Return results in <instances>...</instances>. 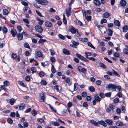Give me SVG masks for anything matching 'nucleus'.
<instances>
[{
  "label": "nucleus",
  "mask_w": 128,
  "mask_h": 128,
  "mask_svg": "<svg viewBox=\"0 0 128 128\" xmlns=\"http://www.w3.org/2000/svg\"><path fill=\"white\" fill-rule=\"evenodd\" d=\"M25 105L24 104H22L20 106L19 109L20 110H23L25 108Z\"/></svg>",
  "instance_id": "15"
},
{
  "label": "nucleus",
  "mask_w": 128,
  "mask_h": 128,
  "mask_svg": "<svg viewBox=\"0 0 128 128\" xmlns=\"http://www.w3.org/2000/svg\"><path fill=\"white\" fill-rule=\"evenodd\" d=\"M24 47L26 48H27L30 49V47L29 46V44L27 43H25L24 44Z\"/></svg>",
  "instance_id": "39"
},
{
  "label": "nucleus",
  "mask_w": 128,
  "mask_h": 128,
  "mask_svg": "<svg viewBox=\"0 0 128 128\" xmlns=\"http://www.w3.org/2000/svg\"><path fill=\"white\" fill-rule=\"evenodd\" d=\"M4 86H8L9 85L10 83L8 81H5L4 82Z\"/></svg>",
  "instance_id": "34"
},
{
  "label": "nucleus",
  "mask_w": 128,
  "mask_h": 128,
  "mask_svg": "<svg viewBox=\"0 0 128 128\" xmlns=\"http://www.w3.org/2000/svg\"><path fill=\"white\" fill-rule=\"evenodd\" d=\"M66 16L68 17L70 15V13L68 10H66Z\"/></svg>",
  "instance_id": "44"
},
{
  "label": "nucleus",
  "mask_w": 128,
  "mask_h": 128,
  "mask_svg": "<svg viewBox=\"0 0 128 128\" xmlns=\"http://www.w3.org/2000/svg\"><path fill=\"white\" fill-rule=\"evenodd\" d=\"M36 20H37L39 22H38V24L40 25H41L44 22V21L43 20H41L38 18H37Z\"/></svg>",
  "instance_id": "17"
},
{
  "label": "nucleus",
  "mask_w": 128,
  "mask_h": 128,
  "mask_svg": "<svg viewBox=\"0 0 128 128\" xmlns=\"http://www.w3.org/2000/svg\"><path fill=\"white\" fill-rule=\"evenodd\" d=\"M36 2L38 4L44 6L47 5L48 3L46 0H36Z\"/></svg>",
  "instance_id": "2"
},
{
  "label": "nucleus",
  "mask_w": 128,
  "mask_h": 128,
  "mask_svg": "<svg viewBox=\"0 0 128 128\" xmlns=\"http://www.w3.org/2000/svg\"><path fill=\"white\" fill-rule=\"evenodd\" d=\"M36 14L39 16L42 17H43L41 13L40 12H39L38 11V10H36Z\"/></svg>",
  "instance_id": "63"
},
{
  "label": "nucleus",
  "mask_w": 128,
  "mask_h": 128,
  "mask_svg": "<svg viewBox=\"0 0 128 128\" xmlns=\"http://www.w3.org/2000/svg\"><path fill=\"white\" fill-rule=\"evenodd\" d=\"M116 125L118 126H123L124 124L122 122H118L116 123Z\"/></svg>",
  "instance_id": "18"
},
{
  "label": "nucleus",
  "mask_w": 128,
  "mask_h": 128,
  "mask_svg": "<svg viewBox=\"0 0 128 128\" xmlns=\"http://www.w3.org/2000/svg\"><path fill=\"white\" fill-rule=\"evenodd\" d=\"M52 124L55 126H58L60 125L59 123L57 122H53Z\"/></svg>",
  "instance_id": "32"
},
{
  "label": "nucleus",
  "mask_w": 128,
  "mask_h": 128,
  "mask_svg": "<svg viewBox=\"0 0 128 128\" xmlns=\"http://www.w3.org/2000/svg\"><path fill=\"white\" fill-rule=\"evenodd\" d=\"M110 16V14L108 13L107 12H106L104 13V18H108Z\"/></svg>",
  "instance_id": "48"
},
{
  "label": "nucleus",
  "mask_w": 128,
  "mask_h": 128,
  "mask_svg": "<svg viewBox=\"0 0 128 128\" xmlns=\"http://www.w3.org/2000/svg\"><path fill=\"white\" fill-rule=\"evenodd\" d=\"M78 70L80 72H82L84 74L87 72V70L85 68H83L82 67L80 66L78 67Z\"/></svg>",
  "instance_id": "4"
},
{
  "label": "nucleus",
  "mask_w": 128,
  "mask_h": 128,
  "mask_svg": "<svg viewBox=\"0 0 128 128\" xmlns=\"http://www.w3.org/2000/svg\"><path fill=\"white\" fill-rule=\"evenodd\" d=\"M37 56L39 57L42 58L43 55L42 53L40 52H38L36 53Z\"/></svg>",
  "instance_id": "25"
},
{
  "label": "nucleus",
  "mask_w": 128,
  "mask_h": 128,
  "mask_svg": "<svg viewBox=\"0 0 128 128\" xmlns=\"http://www.w3.org/2000/svg\"><path fill=\"white\" fill-rule=\"evenodd\" d=\"M72 42L73 44V45H72L71 44L70 45V46L73 47L74 48H76V46H78L79 44V43L78 42H76L74 41H72Z\"/></svg>",
  "instance_id": "8"
},
{
  "label": "nucleus",
  "mask_w": 128,
  "mask_h": 128,
  "mask_svg": "<svg viewBox=\"0 0 128 128\" xmlns=\"http://www.w3.org/2000/svg\"><path fill=\"white\" fill-rule=\"evenodd\" d=\"M47 83L45 80H42L40 82V84L42 85H43L44 86L46 85Z\"/></svg>",
  "instance_id": "38"
},
{
  "label": "nucleus",
  "mask_w": 128,
  "mask_h": 128,
  "mask_svg": "<svg viewBox=\"0 0 128 128\" xmlns=\"http://www.w3.org/2000/svg\"><path fill=\"white\" fill-rule=\"evenodd\" d=\"M82 96L84 98H85L87 96V93L85 92H84L82 93Z\"/></svg>",
  "instance_id": "43"
},
{
  "label": "nucleus",
  "mask_w": 128,
  "mask_h": 128,
  "mask_svg": "<svg viewBox=\"0 0 128 128\" xmlns=\"http://www.w3.org/2000/svg\"><path fill=\"white\" fill-rule=\"evenodd\" d=\"M114 56L116 57H118L120 56V54L117 52H115L114 54Z\"/></svg>",
  "instance_id": "60"
},
{
  "label": "nucleus",
  "mask_w": 128,
  "mask_h": 128,
  "mask_svg": "<svg viewBox=\"0 0 128 128\" xmlns=\"http://www.w3.org/2000/svg\"><path fill=\"white\" fill-rule=\"evenodd\" d=\"M32 74H34L36 71V68L35 67L32 68L31 69Z\"/></svg>",
  "instance_id": "31"
},
{
  "label": "nucleus",
  "mask_w": 128,
  "mask_h": 128,
  "mask_svg": "<svg viewBox=\"0 0 128 128\" xmlns=\"http://www.w3.org/2000/svg\"><path fill=\"white\" fill-rule=\"evenodd\" d=\"M94 4L96 6H99L100 4V2L98 0H94L93 2Z\"/></svg>",
  "instance_id": "12"
},
{
  "label": "nucleus",
  "mask_w": 128,
  "mask_h": 128,
  "mask_svg": "<svg viewBox=\"0 0 128 128\" xmlns=\"http://www.w3.org/2000/svg\"><path fill=\"white\" fill-rule=\"evenodd\" d=\"M90 91L92 92H94L95 91V88L92 86H90L89 88Z\"/></svg>",
  "instance_id": "29"
},
{
  "label": "nucleus",
  "mask_w": 128,
  "mask_h": 128,
  "mask_svg": "<svg viewBox=\"0 0 128 128\" xmlns=\"http://www.w3.org/2000/svg\"><path fill=\"white\" fill-rule=\"evenodd\" d=\"M116 86L113 84H110L106 86V89L108 90L115 91L116 90Z\"/></svg>",
  "instance_id": "1"
},
{
  "label": "nucleus",
  "mask_w": 128,
  "mask_h": 128,
  "mask_svg": "<svg viewBox=\"0 0 128 128\" xmlns=\"http://www.w3.org/2000/svg\"><path fill=\"white\" fill-rule=\"evenodd\" d=\"M109 106L110 108L112 109V110H114L115 108V106L112 104H110L109 105Z\"/></svg>",
  "instance_id": "36"
},
{
  "label": "nucleus",
  "mask_w": 128,
  "mask_h": 128,
  "mask_svg": "<svg viewBox=\"0 0 128 128\" xmlns=\"http://www.w3.org/2000/svg\"><path fill=\"white\" fill-rule=\"evenodd\" d=\"M114 24L116 26H120V22L118 20H115L114 21Z\"/></svg>",
  "instance_id": "24"
},
{
  "label": "nucleus",
  "mask_w": 128,
  "mask_h": 128,
  "mask_svg": "<svg viewBox=\"0 0 128 128\" xmlns=\"http://www.w3.org/2000/svg\"><path fill=\"white\" fill-rule=\"evenodd\" d=\"M32 112H33L32 114V115L33 116H36V115L37 113V112L36 111V110H33Z\"/></svg>",
  "instance_id": "57"
},
{
  "label": "nucleus",
  "mask_w": 128,
  "mask_h": 128,
  "mask_svg": "<svg viewBox=\"0 0 128 128\" xmlns=\"http://www.w3.org/2000/svg\"><path fill=\"white\" fill-rule=\"evenodd\" d=\"M17 29L18 32H20L22 30V28L20 26H17Z\"/></svg>",
  "instance_id": "64"
},
{
  "label": "nucleus",
  "mask_w": 128,
  "mask_h": 128,
  "mask_svg": "<svg viewBox=\"0 0 128 128\" xmlns=\"http://www.w3.org/2000/svg\"><path fill=\"white\" fill-rule=\"evenodd\" d=\"M90 122L92 124H94L96 126H98L99 124L98 122H96V121L92 120H90Z\"/></svg>",
  "instance_id": "14"
},
{
  "label": "nucleus",
  "mask_w": 128,
  "mask_h": 128,
  "mask_svg": "<svg viewBox=\"0 0 128 128\" xmlns=\"http://www.w3.org/2000/svg\"><path fill=\"white\" fill-rule=\"evenodd\" d=\"M18 84H20L21 86H22L23 87H25V85L23 82L22 81H18Z\"/></svg>",
  "instance_id": "50"
},
{
  "label": "nucleus",
  "mask_w": 128,
  "mask_h": 128,
  "mask_svg": "<svg viewBox=\"0 0 128 128\" xmlns=\"http://www.w3.org/2000/svg\"><path fill=\"white\" fill-rule=\"evenodd\" d=\"M105 121L109 125H112L113 124V121L111 120L107 119Z\"/></svg>",
  "instance_id": "11"
},
{
  "label": "nucleus",
  "mask_w": 128,
  "mask_h": 128,
  "mask_svg": "<svg viewBox=\"0 0 128 128\" xmlns=\"http://www.w3.org/2000/svg\"><path fill=\"white\" fill-rule=\"evenodd\" d=\"M51 71L54 74L56 72V71L54 68V67L53 65H52Z\"/></svg>",
  "instance_id": "21"
},
{
  "label": "nucleus",
  "mask_w": 128,
  "mask_h": 128,
  "mask_svg": "<svg viewBox=\"0 0 128 128\" xmlns=\"http://www.w3.org/2000/svg\"><path fill=\"white\" fill-rule=\"evenodd\" d=\"M50 108L52 110L56 113V110L50 104L49 105Z\"/></svg>",
  "instance_id": "51"
},
{
  "label": "nucleus",
  "mask_w": 128,
  "mask_h": 128,
  "mask_svg": "<svg viewBox=\"0 0 128 128\" xmlns=\"http://www.w3.org/2000/svg\"><path fill=\"white\" fill-rule=\"evenodd\" d=\"M120 101V100L118 98H115L114 100V102L115 103H117Z\"/></svg>",
  "instance_id": "56"
},
{
  "label": "nucleus",
  "mask_w": 128,
  "mask_h": 128,
  "mask_svg": "<svg viewBox=\"0 0 128 128\" xmlns=\"http://www.w3.org/2000/svg\"><path fill=\"white\" fill-rule=\"evenodd\" d=\"M124 52L126 54L128 55V49L124 48L123 50Z\"/></svg>",
  "instance_id": "52"
},
{
  "label": "nucleus",
  "mask_w": 128,
  "mask_h": 128,
  "mask_svg": "<svg viewBox=\"0 0 128 128\" xmlns=\"http://www.w3.org/2000/svg\"><path fill=\"white\" fill-rule=\"evenodd\" d=\"M45 26L47 27L50 28L52 26V23L49 22H46Z\"/></svg>",
  "instance_id": "13"
},
{
  "label": "nucleus",
  "mask_w": 128,
  "mask_h": 128,
  "mask_svg": "<svg viewBox=\"0 0 128 128\" xmlns=\"http://www.w3.org/2000/svg\"><path fill=\"white\" fill-rule=\"evenodd\" d=\"M91 14V11L90 10H87L86 12H85V15H86L87 16L90 15Z\"/></svg>",
  "instance_id": "40"
},
{
  "label": "nucleus",
  "mask_w": 128,
  "mask_h": 128,
  "mask_svg": "<svg viewBox=\"0 0 128 128\" xmlns=\"http://www.w3.org/2000/svg\"><path fill=\"white\" fill-rule=\"evenodd\" d=\"M46 42V40H43L42 39H40L39 41L38 42L39 44H41Z\"/></svg>",
  "instance_id": "41"
},
{
  "label": "nucleus",
  "mask_w": 128,
  "mask_h": 128,
  "mask_svg": "<svg viewBox=\"0 0 128 128\" xmlns=\"http://www.w3.org/2000/svg\"><path fill=\"white\" fill-rule=\"evenodd\" d=\"M10 116L14 118L16 116V114L14 112H12L10 114Z\"/></svg>",
  "instance_id": "62"
},
{
  "label": "nucleus",
  "mask_w": 128,
  "mask_h": 128,
  "mask_svg": "<svg viewBox=\"0 0 128 128\" xmlns=\"http://www.w3.org/2000/svg\"><path fill=\"white\" fill-rule=\"evenodd\" d=\"M50 61L52 63L54 62H55V59L53 57H51L50 59Z\"/></svg>",
  "instance_id": "59"
},
{
  "label": "nucleus",
  "mask_w": 128,
  "mask_h": 128,
  "mask_svg": "<svg viewBox=\"0 0 128 128\" xmlns=\"http://www.w3.org/2000/svg\"><path fill=\"white\" fill-rule=\"evenodd\" d=\"M83 106L84 107H86L88 106V103L86 102H84L83 103Z\"/></svg>",
  "instance_id": "61"
},
{
  "label": "nucleus",
  "mask_w": 128,
  "mask_h": 128,
  "mask_svg": "<svg viewBox=\"0 0 128 128\" xmlns=\"http://www.w3.org/2000/svg\"><path fill=\"white\" fill-rule=\"evenodd\" d=\"M63 52L64 54L67 55H70V52L68 50L65 48L63 50Z\"/></svg>",
  "instance_id": "10"
},
{
  "label": "nucleus",
  "mask_w": 128,
  "mask_h": 128,
  "mask_svg": "<svg viewBox=\"0 0 128 128\" xmlns=\"http://www.w3.org/2000/svg\"><path fill=\"white\" fill-rule=\"evenodd\" d=\"M21 3L24 6H28V4L26 2H24V1H22L21 2Z\"/></svg>",
  "instance_id": "47"
},
{
  "label": "nucleus",
  "mask_w": 128,
  "mask_h": 128,
  "mask_svg": "<svg viewBox=\"0 0 128 128\" xmlns=\"http://www.w3.org/2000/svg\"><path fill=\"white\" fill-rule=\"evenodd\" d=\"M128 30V28L127 26H124L123 28V32H127Z\"/></svg>",
  "instance_id": "27"
},
{
  "label": "nucleus",
  "mask_w": 128,
  "mask_h": 128,
  "mask_svg": "<svg viewBox=\"0 0 128 128\" xmlns=\"http://www.w3.org/2000/svg\"><path fill=\"white\" fill-rule=\"evenodd\" d=\"M112 71H113V74L114 75H116V76H118V77H120V75L118 74L117 72L114 70L113 69L112 70Z\"/></svg>",
  "instance_id": "28"
},
{
  "label": "nucleus",
  "mask_w": 128,
  "mask_h": 128,
  "mask_svg": "<svg viewBox=\"0 0 128 128\" xmlns=\"http://www.w3.org/2000/svg\"><path fill=\"white\" fill-rule=\"evenodd\" d=\"M58 36L60 38L63 40H64L65 38V36L61 34H59Z\"/></svg>",
  "instance_id": "46"
},
{
  "label": "nucleus",
  "mask_w": 128,
  "mask_h": 128,
  "mask_svg": "<svg viewBox=\"0 0 128 128\" xmlns=\"http://www.w3.org/2000/svg\"><path fill=\"white\" fill-rule=\"evenodd\" d=\"M72 33L74 34V36L78 38H79L80 36V32H72Z\"/></svg>",
  "instance_id": "22"
},
{
  "label": "nucleus",
  "mask_w": 128,
  "mask_h": 128,
  "mask_svg": "<svg viewBox=\"0 0 128 128\" xmlns=\"http://www.w3.org/2000/svg\"><path fill=\"white\" fill-rule=\"evenodd\" d=\"M37 121L41 123H43L44 122V120L42 118H39L37 120Z\"/></svg>",
  "instance_id": "53"
},
{
  "label": "nucleus",
  "mask_w": 128,
  "mask_h": 128,
  "mask_svg": "<svg viewBox=\"0 0 128 128\" xmlns=\"http://www.w3.org/2000/svg\"><path fill=\"white\" fill-rule=\"evenodd\" d=\"M63 22L64 23L65 25L67 24V20L66 18H65V15H63Z\"/></svg>",
  "instance_id": "35"
},
{
  "label": "nucleus",
  "mask_w": 128,
  "mask_h": 128,
  "mask_svg": "<svg viewBox=\"0 0 128 128\" xmlns=\"http://www.w3.org/2000/svg\"><path fill=\"white\" fill-rule=\"evenodd\" d=\"M8 122L10 124H12L13 122L12 120L10 118H8Z\"/></svg>",
  "instance_id": "58"
},
{
  "label": "nucleus",
  "mask_w": 128,
  "mask_h": 128,
  "mask_svg": "<svg viewBox=\"0 0 128 128\" xmlns=\"http://www.w3.org/2000/svg\"><path fill=\"white\" fill-rule=\"evenodd\" d=\"M9 13L8 11L7 10L4 9L3 10V14L5 15H6L8 14Z\"/></svg>",
  "instance_id": "23"
},
{
  "label": "nucleus",
  "mask_w": 128,
  "mask_h": 128,
  "mask_svg": "<svg viewBox=\"0 0 128 128\" xmlns=\"http://www.w3.org/2000/svg\"><path fill=\"white\" fill-rule=\"evenodd\" d=\"M44 74L45 73L44 72H40L39 75L41 77H43L44 76Z\"/></svg>",
  "instance_id": "37"
},
{
  "label": "nucleus",
  "mask_w": 128,
  "mask_h": 128,
  "mask_svg": "<svg viewBox=\"0 0 128 128\" xmlns=\"http://www.w3.org/2000/svg\"><path fill=\"white\" fill-rule=\"evenodd\" d=\"M78 84L75 83L74 85V91H76L78 89V88H77V86L78 85Z\"/></svg>",
  "instance_id": "54"
},
{
  "label": "nucleus",
  "mask_w": 128,
  "mask_h": 128,
  "mask_svg": "<svg viewBox=\"0 0 128 128\" xmlns=\"http://www.w3.org/2000/svg\"><path fill=\"white\" fill-rule=\"evenodd\" d=\"M96 26L98 28L99 30H100V32H101V30L103 29V27L102 26H101L100 25H96Z\"/></svg>",
  "instance_id": "45"
},
{
  "label": "nucleus",
  "mask_w": 128,
  "mask_h": 128,
  "mask_svg": "<svg viewBox=\"0 0 128 128\" xmlns=\"http://www.w3.org/2000/svg\"><path fill=\"white\" fill-rule=\"evenodd\" d=\"M85 17L86 19L88 21H90L91 20V17L90 16H87L86 15H85Z\"/></svg>",
  "instance_id": "33"
},
{
  "label": "nucleus",
  "mask_w": 128,
  "mask_h": 128,
  "mask_svg": "<svg viewBox=\"0 0 128 128\" xmlns=\"http://www.w3.org/2000/svg\"><path fill=\"white\" fill-rule=\"evenodd\" d=\"M88 44L89 46L91 48H92L95 50L96 48L95 47L92 45V43L90 42H88Z\"/></svg>",
  "instance_id": "26"
},
{
  "label": "nucleus",
  "mask_w": 128,
  "mask_h": 128,
  "mask_svg": "<svg viewBox=\"0 0 128 128\" xmlns=\"http://www.w3.org/2000/svg\"><path fill=\"white\" fill-rule=\"evenodd\" d=\"M2 31L3 32H8V30L4 26L2 28Z\"/></svg>",
  "instance_id": "55"
},
{
  "label": "nucleus",
  "mask_w": 128,
  "mask_h": 128,
  "mask_svg": "<svg viewBox=\"0 0 128 128\" xmlns=\"http://www.w3.org/2000/svg\"><path fill=\"white\" fill-rule=\"evenodd\" d=\"M111 94H112L110 93H108L105 94L104 96H106L108 97H110L111 96Z\"/></svg>",
  "instance_id": "42"
},
{
  "label": "nucleus",
  "mask_w": 128,
  "mask_h": 128,
  "mask_svg": "<svg viewBox=\"0 0 128 128\" xmlns=\"http://www.w3.org/2000/svg\"><path fill=\"white\" fill-rule=\"evenodd\" d=\"M17 37L19 40H22L23 39V34H21L20 33L18 34Z\"/></svg>",
  "instance_id": "9"
},
{
  "label": "nucleus",
  "mask_w": 128,
  "mask_h": 128,
  "mask_svg": "<svg viewBox=\"0 0 128 128\" xmlns=\"http://www.w3.org/2000/svg\"><path fill=\"white\" fill-rule=\"evenodd\" d=\"M36 30L38 32H42L43 31V29L41 27L39 26H36L35 27Z\"/></svg>",
  "instance_id": "5"
},
{
  "label": "nucleus",
  "mask_w": 128,
  "mask_h": 128,
  "mask_svg": "<svg viewBox=\"0 0 128 128\" xmlns=\"http://www.w3.org/2000/svg\"><path fill=\"white\" fill-rule=\"evenodd\" d=\"M40 101L41 102H44L46 99V95L43 92H42L40 93Z\"/></svg>",
  "instance_id": "3"
},
{
  "label": "nucleus",
  "mask_w": 128,
  "mask_h": 128,
  "mask_svg": "<svg viewBox=\"0 0 128 128\" xmlns=\"http://www.w3.org/2000/svg\"><path fill=\"white\" fill-rule=\"evenodd\" d=\"M126 4V2L125 0H122L120 2V5L124 7L125 6Z\"/></svg>",
  "instance_id": "19"
},
{
  "label": "nucleus",
  "mask_w": 128,
  "mask_h": 128,
  "mask_svg": "<svg viewBox=\"0 0 128 128\" xmlns=\"http://www.w3.org/2000/svg\"><path fill=\"white\" fill-rule=\"evenodd\" d=\"M76 57L82 60H83L84 59V56L81 55L80 54H76Z\"/></svg>",
  "instance_id": "20"
},
{
  "label": "nucleus",
  "mask_w": 128,
  "mask_h": 128,
  "mask_svg": "<svg viewBox=\"0 0 128 128\" xmlns=\"http://www.w3.org/2000/svg\"><path fill=\"white\" fill-rule=\"evenodd\" d=\"M94 99L98 102H100L101 99L98 95H96L94 96Z\"/></svg>",
  "instance_id": "16"
},
{
  "label": "nucleus",
  "mask_w": 128,
  "mask_h": 128,
  "mask_svg": "<svg viewBox=\"0 0 128 128\" xmlns=\"http://www.w3.org/2000/svg\"><path fill=\"white\" fill-rule=\"evenodd\" d=\"M100 40H98V43H100L99 44V47L102 51H104V43L103 42H100Z\"/></svg>",
  "instance_id": "6"
},
{
  "label": "nucleus",
  "mask_w": 128,
  "mask_h": 128,
  "mask_svg": "<svg viewBox=\"0 0 128 128\" xmlns=\"http://www.w3.org/2000/svg\"><path fill=\"white\" fill-rule=\"evenodd\" d=\"M69 30L70 32H78V31L73 26H70L69 27Z\"/></svg>",
  "instance_id": "7"
},
{
  "label": "nucleus",
  "mask_w": 128,
  "mask_h": 128,
  "mask_svg": "<svg viewBox=\"0 0 128 128\" xmlns=\"http://www.w3.org/2000/svg\"><path fill=\"white\" fill-rule=\"evenodd\" d=\"M15 102L14 99V98H12L10 100V103L11 105H13L14 104Z\"/></svg>",
  "instance_id": "30"
},
{
  "label": "nucleus",
  "mask_w": 128,
  "mask_h": 128,
  "mask_svg": "<svg viewBox=\"0 0 128 128\" xmlns=\"http://www.w3.org/2000/svg\"><path fill=\"white\" fill-rule=\"evenodd\" d=\"M98 122L99 124H99H100L104 126V121H98Z\"/></svg>",
  "instance_id": "49"
}]
</instances>
